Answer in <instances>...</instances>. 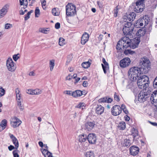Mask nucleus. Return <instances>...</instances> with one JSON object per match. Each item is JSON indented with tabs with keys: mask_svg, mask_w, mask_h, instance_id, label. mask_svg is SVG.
Masks as SVG:
<instances>
[{
	"mask_svg": "<svg viewBox=\"0 0 157 157\" xmlns=\"http://www.w3.org/2000/svg\"><path fill=\"white\" fill-rule=\"evenodd\" d=\"M124 146L129 147L131 144V142L129 140L125 139L122 143Z\"/></svg>",
	"mask_w": 157,
	"mask_h": 157,
	"instance_id": "a878e982",
	"label": "nucleus"
},
{
	"mask_svg": "<svg viewBox=\"0 0 157 157\" xmlns=\"http://www.w3.org/2000/svg\"><path fill=\"white\" fill-rule=\"evenodd\" d=\"M20 91L19 89L18 88H17L16 89V90H15V92H16V95H17V94H21L20 93Z\"/></svg>",
	"mask_w": 157,
	"mask_h": 157,
	"instance_id": "338daca9",
	"label": "nucleus"
},
{
	"mask_svg": "<svg viewBox=\"0 0 157 157\" xmlns=\"http://www.w3.org/2000/svg\"><path fill=\"white\" fill-rule=\"evenodd\" d=\"M97 139L96 135L93 133L89 134L87 136V141L90 144H95Z\"/></svg>",
	"mask_w": 157,
	"mask_h": 157,
	"instance_id": "ddd939ff",
	"label": "nucleus"
},
{
	"mask_svg": "<svg viewBox=\"0 0 157 157\" xmlns=\"http://www.w3.org/2000/svg\"><path fill=\"white\" fill-rule=\"evenodd\" d=\"M89 35L86 33H85L82 35L81 41V43L83 45L85 44L88 41Z\"/></svg>",
	"mask_w": 157,
	"mask_h": 157,
	"instance_id": "f3484780",
	"label": "nucleus"
},
{
	"mask_svg": "<svg viewBox=\"0 0 157 157\" xmlns=\"http://www.w3.org/2000/svg\"><path fill=\"white\" fill-rule=\"evenodd\" d=\"M95 125L94 122H87L85 124V129L88 131L92 130Z\"/></svg>",
	"mask_w": 157,
	"mask_h": 157,
	"instance_id": "2eb2a0df",
	"label": "nucleus"
},
{
	"mask_svg": "<svg viewBox=\"0 0 157 157\" xmlns=\"http://www.w3.org/2000/svg\"><path fill=\"white\" fill-rule=\"evenodd\" d=\"M85 107V104L84 103L82 102L79 103L76 106V107L78 108L81 109H83L84 107Z\"/></svg>",
	"mask_w": 157,
	"mask_h": 157,
	"instance_id": "c9c22d12",
	"label": "nucleus"
},
{
	"mask_svg": "<svg viewBox=\"0 0 157 157\" xmlns=\"http://www.w3.org/2000/svg\"><path fill=\"white\" fill-rule=\"evenodd\" d=\"M132 135L133 136V139H135L136 137H138V132L137 130L133 128L131 130Z\"/></svg>",
	"mask_w": 157,
	"mask_h": 157,
	"instance_id": "b1692460",
	"label": "nucleus"
},
{
	"mask_svg": "<svg viewBox=\"0 0 157 157\" xmlns=\"http://www.w3.org/2000/svg\"><path fill=\"white\" fill-rule=\"evenodd\" d=\"M136 17V14L134 12H132L127 16H125V19H126V21H133L135 19Z\"/></svg>",
	"mask_w": 157,
	"mask_h": 157,
	"instance_id": "a211bd4d",
	"label": "nucleus"
},
{
	"mask_svg": "<svg viewBox=\"0 0 157 157\" xmlns=\"http://www.w3.org/2000/svg\"><path fill=\"white\" fill-rule=\"evenodd\" d=\"M59 44L60 46H63L65 44V40L63 38H60L59 39Z\"/></svg>",
	"mask_w": 157,
	"mask_h": 157,
	"instance_id": "f704fd0d",
	"label": "nucleus"
},
{
	"mask_svg": "<svg viewBox=\"0 0 157 157\" xmlns=\"http://www.w3.org/2000/svg\"><path fill=\"white\" fill-rule=\"evenodd\" d=\"M122 42L120 40L119 41L116 46V49L117 50H120L121 49V47L122 46Z\"/></svg>",
	"mask_w": 157,
	"mask_h": 157,
	"instance_id": "72a5a7b5",
	"label": "nucleus"
},
{
	"mask_svg": "<svg viewBox=\"0 0 157 157\" xmlns=\"http://www.w3.org/2000/svg\"><path fill=\"white\" fill-rule=\"evenodd\" d=\"M117 6L116 7V9L114 10V16L116 17L117 15V14L118 12V10L117 9Z\"/></svg>",
	"mask_w": 157,
	"mask_h": 157,
	"instance_id": "603ef678",
	"label": "nucleus"
},
{
	"mask_svg": "<svg viewBox=\"0 0 157 157\" xmlns=\"http://www.w3.org/2000/svg\"><path fill=\"white\" fill-rule=\"evenodd\" d=\"M150 62L149 60L147 58H142L139 61L140 67H134L131 68L128 72L129 76L135 80L136 79V77H138L139 74L141 75L147 73L150 68Z\"/></svg>",
	"mask_w": 157,
	"mask_h": 157,
	"instance_id": "f257e3e1",
	"label": "nucleus"
},
{
	"mask_svg": "<svg viewBox=\"0 0 157 157\" xmlns=\"http://www.w3.org/2000/svg\"><path fill=\"white\" fill-rule=\"evenodd\" d=\"M143 6H136L135 7V11L137 13L142 12L143 10Z\"/></svg>",
	"mask_w": 157,
	"mask_h": 157,
	"instance_id": "cd10ccee",
	"label": "nucleus"
},
{
	"mask_svg": "<svg viewBox=\"0 0 157 157\" xmlns=\"http://www.w3.org/2000/svg\"><path fill=\"white\" fill-rule=\"evenodd\" d=\"M146 32L145 28H142L139 29L136 34L137 36L140 37L143 36L146 33Z\"/></svg>",
	"mask_w": 157,
	"mask_h": 157,
	"instance_id": "5701e85b",
	"label": "nucleus"
},
{
	"mask_svg": "<svg viewBox=\"0 0 157 157\" xmlns=\"http://www.w3.org/2000/svg\"><path fill=\"white\" fill-rule=\"evenodd\" d=\"M21 101H22V99L21 101H17V104L20 110L22 111L24 109V107L23 104H22Z\"/></svg>",
	"mask_w": 157,
	"mask_h": 157,
	"instance_id": "2f4dec72",
	"label": "nucleus"
},
{
	"mask_svg": "<svg viewBox=\"0 0 157 157\" xmlns=\"http://www.w3.org/2000/svg\"><path fill=\"white\" fill-rule=\"evenodd\" d=\"M140 37H136L135 38V40H136V41L134 43V44H135V48L137 46L140 41Z\"/></svg>",
	"mask_w": 157,
	"mask_h": 157,
	"instance_id": "79ce46f5",
	"label": "nucleus"
},
{
	"mask_svg": "<svg viewBox=\"0 0 157 157\" xmlns=\"http://www.w3.org/2000/svg\"><path fill=\"white\" fill-rule=\"evenodd\" d=\"M97 3L98 6L99 8H102L103 7V5L101 3L98 1L97 2Z\"/></svg>",
	"mask_w": 157,
	"mask_h": 157,
	"instance_id": "e2e57ef3",
	"label": "nucleus"
},
{
	"mask_svg": "<svg viewBox=\"0 0 157 157\" xmlns=\"http://www.w3.org/2000/svg\"><path fill=\"white\" fill-rule=\"evenodd\" d=\"M104 108L100 105H98L96 109V113L98 115H101L104 112Z\"/></svg>",
	"mask_w": 157,
	"mask_h": 157,
	"instance_id": "6ab92c4d",
	"label": "nucleus"
},
{
	"mask_svg": "<svg viewBox=\"0 0 157 157\" xmlns=\"http://www.w3.org/2000/svg\"><path fill=\"white\" fill-rule=\"evenodd\" d=\"M151 103L157 108V90L154 91L151 95Z\"/></svg>",
	"mask_w": 157,
	"mask_h": 157,
	"instance_id": "9d476101",
	"label": "nucleus"
},
{
	"mask_svg": "<svg viewBox=\"0 0 157 157\" xmlns=\"http://www.w3.org/2000/svg\"><path fill=\"white\" fill-rule=\"evenodd\" d=\"M84 157H95V156L93 152L88 151L85 153Z\"/></svg>",
	"mask_w": 157,
	"mask_h": 157,
	"instance_id": "c85d7f7f",
	"label": "nucleus"
},
{
	"mask_svg": "<svg viewBox=\"0 0 157 157\" xmlns=\"http://www.w3.org/2000/svg\"><path fill=\"white\" fill-rule=\"evenodd\" d=\"M134 53V52L128 49L125 50L124 52V53L125 55H128V54H133Z\"/></svg>",
	"mask_w": 157,
	"mask_h": 157,
	"instance_id": "a19ab883",
	"label": "nucleus"
},
{
	"mask_svg": "<svg viewBox=\"0 0 157 157\" xmlns=\"http://www.w3.org/2000/svg\"><path fill=\"white\" fill-rule=\"evenodd\" d=\"M6 66L8 70L11 72L14 71L16 68V66L11 58H8L6 60Z\"/></svg>",
	"mask_w": 157,
	"mask_h": 157,
	"instance_id": "423d86ee",
	"label": "nucleus"
},
{
	"mask_svg": "<svg viewBox=\"0 0 157 157\" xmlns=\"http://www.w3.org/2000/svg\"><path fill=\"white\" fill-rule=\"evenodd\" d=\"M114 100L117 101H120V99L119 95L116 93H115L114 94Z\"/></svg>",
	"mask_w": 157,
	"mask_h": 157,
	"instance_id": "49530a36",
	"label": "nucleus"
},
{
	"mask_svg": "<svg viewBox=\"0 0 157 157\" xmlns=\"http://www.w3.org/2000/svg\"><path fill=\"white\" fill-rule=\"evenodd\" d=\"M35 17H38L40 14V10L38 7H36L35 11Z\"/></svg>",
	"mask_w": 157,
	"mask_h": 157,
	"instance_id": "e433bc0d",
	"label": "nucleus"
},
{
	"mask_svg": "<svg viewBox=\"0 0 157 157\" xmlns=\"http://www.w3.org/2000/svg\"><path fill=\"white\" fill-rule=\"evenodd\" d=\"M5 90L2 87L0 88V96L1 97L4 95Z\"/></svg>",
	"mask_w": 157,
	"mask_h": 157,
	"instance_id": "de8ad7c7",
	"label": "nucleus"
},
{
	"mask_svg": "<svg viewBox=\"0 0 157 157\" xmlns=\"http://www.w3.org/2000/svg\"><path fill=\"white\" fill-rule=\"evenodd\" d=\"M8 148L10 151H12V150L14 149V148H15V147L13 145H10L8 147Z\"/></svg>",
	"mask_w": 157,
	"mask_h": 157,
	"instance_id": "052dcab7",
	"label": "nucleus"
},
{
	"mask_svg": "<svg viewBox=\"0 0 157 157\" xmlns=\"http://www.w3.org/2000/svg\"><path fill=\"white\" fill-rule=\"evenodd\" d=\"M12 26V25L10 24L7 23L5 25V29H8L10 28V26Z\"/></svg>",
	"mask_w": 157,
	"mask_h": 157,
	"instance_id": "864d4df0",
	"label": "nucleus"
},
{
	"mask_svg": "<svg viewBox=\"0 0 157 157\" xmlns=\"http://www.w3.org/2000/svg\"><path fill=\"white\" fill-rule=\"evenodd\" d=\"M113 101V99L112 98H107V101L106 102L107 103H111Z\"/></svg>",
	"mask_w": 157,
	"mask_h": 157,
	"instance_id": "0e129e2a",
	"label": "nucleus"
},
{
	"mask_svg": "<svg viewBox=\"0 0 157 157\" xmlns=\"http://www.w3.org/2000/svg\"><path fill=\"white\" fill-rule=\"evenodd\" d=\"M30 18V16L29 15H28V14H26L25 15V21L27 20L28 19H29Z\"/></svg>",
	"mask_w": 157,
	"mask_h": 157,
	"instance_id": "774afa93",
	"label": "nucleus"
},
{
	"mask_svg": "<svg viewBox=\"0 0 157 157\" xmlns=\"http://www.w3.org/2000/svg\"><path fill=\"white\" fill-rule=\"evenodd\" d=\"M149 94L146 92L144 91H141L138 95V101L141 102L144 101L148 97Z\"/></svg>",
	"mask_w": 157,
	"mask_h": 157,
	"instance_id": "6e6552de",
	"label": "nucleus"
},
{
	"mask_svg": "<svg viewBox=\"0 0 157 157\" xmlns=\"http://www.w3.org/2000/svg\"><path fill=\"white\" fill-rule=\"evenodd\" d=\"M40 31L46 34L47 33L48 31L45 29H40Z\"/></svg>",
	"mask_w": 157,
	"mask_h": 157,
	"instance_id": "6e6d98bb",
	"label": "nucleus"
},
{
	"mask_svg": "<svg viewBox=\"0 0 157 157\" xmlns=\"http://www.w3.org/2000/svg\"><path fill=\"white\" fill-rule=\"evenodd\" d=\"M55 60L54 59H52L49 61V67L50 70L51 71H52L54 68V66L55 65Z\"/></svg>",
	"mask_w": 157,
	"mask_h": 157,
	"instance_id": "c756f323",
	"label": "nucleus"
},
{
	"mask_svg": "<svg viewBox=\"0 0 157 157\" xmlns=\"http://www.w3.org/2000/svg\"><path fill=\"white\" fill-rule=\"evenodd\" d=\"M29 75L30 76H34L35 75V74L33 71L30 72L29 74Z\"/></svg>",
	"mask_w": 157,
	"mask_h": 157,
	"instance_id": "69168bd1",
	"label": "nucleus"
},
{
	"mask_svg": "<svg viewBox=\"0 0 157 157\" xmlns=\"http://www.w3.org/2000/svg\"><path fill=\"white\" fill-rule=\"evenodd\" d=\"M9 6L6 4L0 10V18L3 17L7 13L9 9Z\"/></svg>",
	"mask_w": 157,
	"mask_h": 157,
	"instance_id": "4468645a",
	"label": "nucleus"
},
{
	"mask_svg": "<svg viewBox=\"0 0 157 157\" xmlns=\"http://www.w3.org/2000/svg\"><path fill=\"white\" fill-rule=\"evenodd\" d=\"M153 87L155 89H157V76L154 79L153 82Z\"/></svg>",
	"mask_w": 157,
	"mask_h": 157,
	"instance_id": "4c0bfd02",
	"label": "nucleus"
},
{
	"mask_svg": "<svg viewBox=\"0 0 157 157\" xmlns=\"http://www.w3.org/2000/svg\"><path fill=\"white\" fill-rule=\"evenodd\" d=\"M89 61H91V60L89 59V61L87 62H83L82 64V67L84 68H88L90 65L91 63L89 62Z\"/></svg>",
	"mask_w": 157,
	"mask_h": 157,
	"instance_id": "bb28decb",
	"label": "nucleus"
},
{
	"mask_svg": "<svg viewBox=\"0 0 157 157\" xmlns=\"http://www.w3.org/2000/svg\"><path fill=\"white\" fill-rule=\"evenodd\" d=\"M121 112V107L118 105H115L111 109V113L114 116H117L119 115Z\"/></svg>",
	"mask_w": 157,
	"mask_h": 157,
	"instance_id": "9b49d317",
	"label": "nucleus"
},
{
	"mask_svg": "<svg viewBox=\"0 0 157 157\" xmlns=\"http://www.w3.org/2000/svg\"><path fill=\"white\" fill-rule=\"evenodd\" d=\"M58 9L54 8L52 10V13L54 16H58L59 14V11Z\"/></svg>",
	"mask_w": 157,
	"mask_h": 157,
	"instance_id": "7c9ffc66",
	"label": "nucleus"
},
{
	"mask_svg": "<svg viewBox=\"0 0 157 157\" xmlns=\"http://www.w3.org/2000/svg\"><path fill=\"white\" fill-rule=\"evenodd\" d=\"M60 27V24L59 23L57 22L55 24V28L57 29H59Z\"/></svg>",
	"mask_w": 157,
	"mask_h": 157,
	"instance_id": "4d7b16f0",
	"label": "nucleus"
},
{
	"mask_svg": "<svg viewBox=\"0 0 157 157\" xmlns=\"http://www.w3.org/2000/svg\"><path fill=\"white\" fill-rule=\"evenodd\" d=\"M139 149L138 147L132 146L130 148V154L133 155H136L137 154L139 151Z\"/></svg>",
	"mask_w": 157,
	"mask_h": 157,
	"instance_id": "dca6fc26",
	"label": "nucleus"
},
{
	"mask_svg": "<svg viewBox=\"0 0 157 157\" xmlns=\"http://www.w3.org/2000/svg\"><path fill=\"white\" fill-rule=\"evenodd\" d=\"M14 157H19V155L17 152V150H14L13 151Z\"/></svg>",
	"mask_w": 157,
	"mask_h": 157,
	"instance_id": "8fccbe9b",
	"label": "nucleus"
},
{
	"mask_svg": "<svg viewBox=\"0 0 157 157\" xmlns=\"http://www.w3.org/2000/svg\"><path fill=\"white\" fill-rule=\"evenodd\" d=\"M130 62L131 61L129 58H125L120 61V65L121 67H125L128 66Z\"/></svg>",
	"mask_w": 157,
	"mask_h": 157,
	"instance_id": "f8f14e48",
	"label": "nucleus"
},
{
	"mask_svg": "<svg viewBox=\"0 0 157 157\" xmlns=\"http://www.w3.org/2000/svg\"><path fill=\"white\" fill-rule=\"evenodd\" d=\"M78 140L82 144V145L86 147L88 146V143L87 142V136L84 134L80 135L78 137Z\"/></svg>",
	"mask_w": 157,
	"mask_h": 157,
	"instance_id": "0eeeda50",
	"label": "nucleus"
},
{
	"mask_svg": "<svg viewBox=\"0 0 157 157\" xmlns=\"http://www.w3.org/2000/svg\"><path fill=\"white\" fill-rule=\"evenodd\" d=\"M19 55V54H17L14 55L13 56V58L15 61H17L18 59L19 58V56H18Z\"/></svg>",
	"mask_w": 157,
	"mask_h": 157,
	"instance_id": "09e8293b",
	"label": "nucleus"
},
{
	"mask_svg": "<svg viewBox=\"0 0 157 157\" xmlns=\"http://www.w3.org/2000/svg\"><path fill=\"white\" fill-rule=\"evenodd\" d=\"M150 19L148 16H144L143 18H140L139 19L137 20L134 24L133 26L136 28H140L144 25V27L146 26L149 22Z\"/></svg>",
	"mask_w": 157,
	"mask_h": 157,
	"instance_id": "20e7f679",
	"label": "nucleus"
},
{
	"mask_svg": "<svg viewBox=\"0 0 157 157\" xmlns=\"http://www.w3.org/2000/svg\"><path fill=\"white\" fill-rule=\"evenodd\" d=\"M7 121L6 119L2 120L0 124V132L2 131L6 126Z\"/></svg>",
	"mask_w": 157,
	"mask_h": 157,
	"instance_id": "4be33fe9",
	"label": "nucleus"
},
{
	"mask_svg": "<svg viewBox=\"0 0 157 157\" xmlns=\"http://www.w3.org/2000/svg\"><path fill=\"white\" fill-rule=\"evenodd\" d=\"M21 123V121L16 117H14L11 119L10 124L13 128L19 126Z\"/></svg>",
	"mask_w": 157,
	"mask_h": 157,
	"instance_id": "1a4fd4ad",
	"label": "nucleus"
},
{
	"mask_svg": "<svg viewBox=\"0 0 157 157\" xmlns=\"http://www.w3.org/2000/svg\"><path fill=\"white\" fill-rule=\"evenodd\" d=\"M118 127L121 130L124 129L125 128V122H121L120 123Z\"/></svg>",
	"mask_w": 157,
	"mask_h": 157,
	"instance_id": "473e14b6",
	"label": "nucleus"
},
{
	"mask_svg": "<svg viewBox=\"0 0 157 157\" xmlns=\"http://www.w3.org/2000/svg\"><path fill=\"white\" fill-rule=\"evenodd\" d=\"M42 91L39 89H36V95L39 94H41Z\"/></svg>",
	"mask_w": 157,
	"mask_h": 157,
	"instance_id": "bf43d9fd",
	"label": "nucleus"
},
{
	"mask_svg": "<svg viewBox=\"0 0 157 157\" xmlns=\"http://www.w3.org/2000/svg\"><path fill=\"white\" fill-rule=\"evenodd\" d=\"M144 0H139L136 3V6H143V2Z\"/></svg>",
	"mask_w": 157,
	"mask_h": 157,
	"instance_id": "c03bdc74",
	"label": "nucleus"
},
{
	"mask_svg": "<svg viewBox=\"0 0 157 157\" xmlns=\"http://www.w3.org/2000/svg\"><path fill=\"white\" fill-rule=\"evenodd\" d=\"M33 90L30 89L26 91V93L29 94L33 95Z\"/></svg>",
	"mask_w": 157,
	"mask_h": 157,
	"instance_id": "5fc2aeb1",
	"label": "nucleus"
},
{
	"mask_svg": "<svg viewBox=\"0 0 157 157\" xmlns=\"http://www.w3.org/2000/svg\"><path fill=\"white\" fill-rule=\"evenodd\" d=\"M98 101L99 103H104L106 102L107 97L100 98L98 100Z\"/></svg>",
	"mask_w": 157,
	"mask_h": 157,
	"instance_id": "ea45409f",
	"label": "nucleus"
},
{
	"mask_svg": "<svg viewBox=\"0 0 157 157\" xmlns=\"http://www.w3.org/2000/svg\"><path fill=\"white\" fill-rule=\"evenodd\" d=\"M42 152L44 156L46 157L45 155L46 154L47 155H48L50 152L48 151V149H44L42 151Z\"/></svg>",
	"mask_w": 157,
	"mask_h": 157,
	"instance_id": "a18cd8bd",
	"label": "nucleus"
},
{
	"mask_svg": "<svg viewBox=\"0 0 157 157\" xmlns=\"http://www.w3.org/2000/svg\"><path fill=\"white\" fill-rule=\"evenodd\" d=\"M102 61L104 64H101V65L105 74L106 72V70L108 69L109 68V64L108 63L106 62L105 59L103 58L102 59Z\"/></svg>",
	"mask_w": 157,
	"mask_h": 157,
	"instance_id": "aec40b11",
	"label": "nucleus"
},
{
	"mask_svg": "<svg viewBox=\"0 0 157 157\" xmlns=\"http://www.w3.org/2000/svg\"><path fill=\"white\" fill-rule=\"evenodd\" d=\"M73 93L74 91H72L70 90H67L63 92V93L64 94H67L69 95H72L73 97Z\"/></svg>",
	"mask_w": 157,
	"mask_h": 157,
	"instance_id": "37998d69",
	"label": "nucleus"
},
{
	"mask_svg": "<svg viewBox=\"0 0 157 157\" xmlns=\"http://www.w3.org/2000/svg\"><path fill=\"white\" fill-rule=\"evenodd\" d=\"M83 86L84 87H86L88 85V83L87 81H84L83 82Z\"/></svg>",
	"mask_w": 157,
	"mask_h": 157,
	"instance_id": "680f3d73",
	"label": "nucleus"
},
{
	"mask_svg": "<svg viewBox=\"0 0 157 157\" xmlns=\"http://www.w3.org/2000/svg\"><path fill=\"white\" fill-rule=\"evenodd\" d=\"M41 4H42V6L43 9H44V8H45V6H46V1L45 0H44L42 2Z\"/></svg>",
	"mask_w": 157,
	"mask_h": 157,
	"instance_id": "13d9d810",
	"label": "nucleus"
},
{
	"mask_svg": "<svg viewBox=\"0 0 157 157\" xmlns=\"http://www.w3.org/2000/svg\"><path fill=\"white\" fill-rule=\"evenodd\" d=\"M75 6L71 3H69L66 6V15L72 16L76 14Z\"/></svg>",
	"mask_w": 157,
	"mask_h": 157,
	"instance_id": "39448f33",
	"label": "nucleus"
},
{
	"mask_svg": "<svg viewBox=\"0 0 157 157\" xmlns=\"http://www.w3.org/2000/svg\"><path fill=\"white\" fill-rule=\"evenodd\" d=\"M140 75L138 74V77H136V80H134L132 78H131V80L133 81H136L137 79V83L138 87L141 89H145L149 86V78L145 75L140 76Z\"/></svg>",
	"mask_w": 157,
	"mask_h": 157,
	"instance_id": "f03ea898",
	"label": "nucleus"
},
{
	"mask_svg": "<svg viewBox=\"0 0 157 157\" xmlns=\"http://www.w3.org/2000/svg\"><path fill=\"white\" fill-rule=\"evenodd\" d=\"M21 94H17L16 95V98L17 100V101H21Z\"/></svg>",
	"mask_w": 157,
	"mask_h": 157,
	"instance_id": "3c124183",
	"label": "nucleus"
},
{
	"mask_svg": "<svg viewBox=\"0 0 157 157\" xmlns=\"http://www.w3.org/2000/svg\"><path fill=\"white\" fill-rule=\"evenodd\" d=\"M123 49L126 48L130 46V42L128 41V40L127 41L126 43H123Z\"/></svg>",
	"mask_w": 157,
	"mask_h": 157,
	"instance_id": "58836bf2",
	"label": "nucleus"
},
{
	"mask_svg": "<svg viewBox=\"0 0 157 157\" xmlns=\"http://www.w3.org/2000/svg\"><path fill=\"white\" fill-rule=\"evenodd\" d=\"M10 137L11 139L13 144L15 146V148L17 149L19 147V143L17 138L12 134H10Z\"/></svg>",
	"mask_w": 157,
	"mask_h": 157,
	"instance_id": "412c9836",
	"label": "nucleus"
},
{
	"mask_svg": "<svg viewBox=\"0 0 157 157\" xmlns=\"http://www.w3.org/2000/svg\"><path fill=\"white\" fill-rule=\"evenodd\" d=\"M123 34L127 36L128 38H131L132 37L133 34H134L136 31L133 26L131 22H127L123 29Z\"/></svg>",
	"mask_w": 157,
	"mask_h": 157,
	"instance_id": "7ed1b4c3",
	"label": "nucleus"
},
{
	"mask_svg": "<svg viewBox=\"0 0 157 157\" xmlns=\"http://www.w3.org/2000/svg\"><path fill=\"white\" fill-rule=\"evenodd\" d=\"M82 91L80 90H76L74 91L73 97L76 98L81 96L82 94Z\"/></svg>",
	"mask_w": 157,
	"mask_h": 157,
	"instance_id": "393cba45",
	"label": "nucleus"
}]
</instances>
